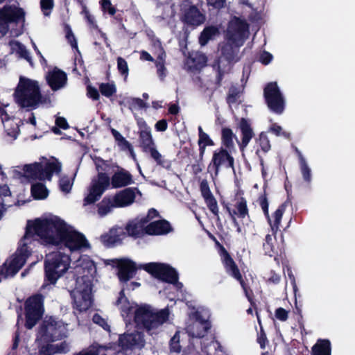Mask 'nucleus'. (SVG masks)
Instances as JSON below:
<instances>
[{"label":"nucleus","mask_w":355,"mask_h":355,"mask_svg":"<svg viewBox=\"0 0 355 355\" xmlns=\"http://www.w3.org/2000/svg\"><path fill=\"white\" fill-rule=\"evenodd\" d=\"M125 233L120 227H113L107 233L101 236V241L106 248H112L117 243H121V236H124Z\"/></svg>","instance_id":"obj_28"},{"label":"nucleus","mask_w":355,"mask_h":355,"mask_svg":"<svg viewBox=\"0 0 355 355\" xmlns=\"http://www.w3.org/2000/svg\"><path fill=\"white\" fill-rule=\"evenodd\" d=\"M234 138L236 139V135L230 128H222L220 132L221 147L230 150L234 149Z\"/></svg>","instance_id":"obj_33"},{"label":"nucleus","mask_w":355,"mask_h":355,"mask_svg":"<svg viewBox=\"0 0 355 355\" xmlns=\"http://www.w3.org/2000/svg\"><path fill=\"white\" fill-rule=\"evenodd\" d=\"M92 281L87 275L78 277L76 282V291L78 297L74 296L76 309L80 312L87 311L92 305Z\"/></svg>","instance_id":"obj_9"},{"label":"nucleus","mask_w":355,"mask_h":355,"mask_svg":"<svg viewBox=\"0 0 355 355\" xmlns=\"http://www.w3.org/2000/svg\"><path fill=\"white\" fill-rule=\"evenodd\" d=\"M237 211H234V214H236L239 218H249V210L248 208L247 200L243 197H240L235 204Z\"/></svg>","instance_id":"obj_37"},{"label":"nucleus","mask_w":355,"mask_h":355,"mask_svg":"<svg viewBox=\"0 0 355 355\" xmlns=\"http://www.w3.org/2000/svg\"><path fill=\"white\" fill-rule=\"evenodd\" d=\"M12 51H15L21 58L26 60L31 67H33V62L28 51L26 46L19 41L12 40L9 42Z\"/></svg>","instance_id":"obj_34"},{"label":"nucleus","mask_w":355,"mask_h":355,"mask_svg":"<svg viewBox=\"0 0 355 355\" xmlns=\"http://www.w3.org/2000/svg\"><path fill=\"white\" fill-rule=\"evenodd\" d=\"M136 191L140 193L137 187H128L117 192L113 197L115 207H125L132 205L135 200Z\"/></svg>","instance_id":"obj_21"},{"label":"nucleus","mask_w":355,"mask_h":355,"mask_svg":"<svg viewBox=\"0 0 355 355\" xmlns=\"http://www.w3.org/2000/svg\"><path fill=\"white\" fill-rule=\"evenodd\" d=\"M26 21V12L22 8L15 5H5L0 8V33L6 35L10 30V24L20 25L19 28L12 31L15 36L21 35Z\"/></svg>","instance_id":"obj_6"},{"label":"nucleus","mask_w":355,"mask_h":355,"mask_svg":"<svg viewBox=\"0 0 355 355\" xmlns=\"http://www.w3.org/2000/svg\"><path fill=\"white\" fill-rule=\"evenodd\" d=\"M62 338V325L55 318H46L40 324L36 341L42 343H53Z\"/></svg>","instance_id":"obj_12"},{"label":"nucleus","mask_w":355,"mask_h":355,"mask_svg":"<svg viewBox=\"0 0 355 355\" xmlns=\"http://www.w3.org/2000/svg\"><path fill=\"white\" fill-rule=\"evenodd\" d=\"M173 230L171 223L165 219L147 223L146 226V233L150 236L166 235Z\"/></svg>","instance_id":"obj_23"},{"label":"nucleus","mask_w":355,"mask_h":355,"mask_svg":"<svg viewBox=\"0 0 355 355\" xmlns=\"http://www.w3.org/2000/svg\"><path fill=\"white\" fill-rule=\"evenodd\" d=\"M67 81V73L57 67H55L46 75V82L53 91H57L64 87Z\"/></svg>","instance_id":"obj_22"},{"label":"nucleus","mask_w":355,"mask_h":355,"mask_svg":"<svg viewBox=\"0 0 355 355\" xmlns=\"http://www.w3.org/2000/svg\"><path fill=\"white\" fill-rule=\"evenodd\" d=\"M35 235L39 236L46 244L64 245L71 252L89 246L84 234L69 230L65 222L58 217L28 220L23 239L28 240Z\"/></svg>","instance_id":"obj_1"},{"label":"nucleus","mask_w":355,"mask_h":355,"mask_svg":"<svg viewBox=\"0 0 355 355\" xmlns=\"http://www.w3.org/2000/svg\"><path fill=\"white\" fill-rule=\"evenodd\" d=\"M214 68H216V77L215 80V85L216 87L221 86L222 80L225 75V69L222 67L221 60L217 59L214 64Z\"/></svg>","instance_id":"obj_44"},{"label":"nucleus","mask_w":355,"mask_h":355,"mask_svg":"<svg viewBox=\"0 0 355 355\" xmlns=\"http://www.w3.org/2000/svg\"><path fill=\"white\" fill-rule=\"evenodd\" d=\"M129 109H144L148 107L147 103H145L140 98H131L128 101Z\"/></svg>","instance_id":"obj_51"},{"label":"nucleus","mask_w":355,"mask_h":355,"mask_svg":"<svg viewBox=\"0 0 355 355\" xmlns=\"http://www.w3.org/2000/svg\"><path fill=\"white\" fill-rule=\"evenodd\" d=\"M123 302L125 303V304L121 306V311L124 312L128 315L130 313L132 307L130 306L128 299L125 297L124 289H122L119 292V297L116 301L115 304L118 306L122 304Z\"/></svg>","instance_id":"obj_42"},{"label":"nucleus","mask_w":355,"mask_h":355,"mask_svg":"<svg viewBox=\"0 0 355 355\" xmlns=\"http://www.w3.org/2000/svg\"><path fill=\"white\" fill-rule=\"evenodd\" d=\"M200 324L202 327V330L198 331L194 336L200 338H203L211 329V324L208 320H204L202 318L200 320Z\"/></svg>","instance_id":"obj_54"},{"label":"nucleus","mask_w":355,"mask_h":355,"mask_svg":"<svg viewBox=\"0 0 355 355\" xmlns=\"http://www.w3.org/2000/svg\"><path fill=\"white\" fill-rule=\"evenodd\" d=\"M38 343V355H53L55 352L53 349L52 343Z\"/></svg>","instance_id":"obj_47"},{"label":"nucleus","mask_w":355,"mask_h":355,"mask_svg":"<svg viewBox=\"0 0 355 355\" xmlns=\"http://www.w3.org/2000/svg\"><path fill=\"white\" fill-rule=\"evenodd\" d=\"M92 321L95 323L98 324L100 327H101L103 329L106 331H110V325L107 324L105 319H104L101 315L98 313H95L93 315Z\"/></svg>","instance_id":"obj_56"},{"label":"nucleus","mask_w":355,"mask_h":355,"mask_svg":"<svg viewBox=\"0 0 355 355\" xmlns=\"http://www.w3.org/2000/svg\"><path fill=\"white\" fill-rule=\"evenodd\" d=\"M45 312L44 296L36 293L28 297L24 302V327L32 329L42 320Z\"/></svg>","instance_id":"obj_8"},{"label":"nucleus","mask_w":355,"mask_h":355,"mask_svg":"<svg viewBox=\"0 0 355 355\" xmlns=\"http://www.w3.org/2000/svg\"><path fill=\"white\" fill-rule=\"evenodd\" d=\"M179 338L175 335L170 340V350L171 352L180 353L181 351Z\"/></svg>","instance_id":"obj_61"},{"label":"nucleus","mask_w":355,"mask_h":355,"mask_svg":"<svg viewBox=\"0 0 355 355\" xmlns=\"http://www.w3.org/2000/svg\"><path fill=\"white\" fill-rule=\"evenodd\" d=\"M221 262L226 272L239 282L243 279L241 271L230 255V253H225V255L220 257Z\"/></svg>","instance_id":"obj_29"},{"label":"nucleus","mask_w":355,"mask_h":355,"mask_svg":"<svg viewBox=\"0 0 355 355\" xmlns=\"http://www.w3.org/2000/svg\"><path fill=\"white\" fill-rule=\"evenodd\" d=\"M275 315L277 320L284 322L288 318V312L284 308L279 307L275 310Z\"/></svg>","instance_id":"obj_62"},{"label":"nucleus","mask_w":355,"mask_h":355,"mask_svg":"<svg viewBox=\"0 0 355 355\" xmlns=\"http://www.w3.org/2000/svg\"><path fill=\"white\" fill-rule=\"evenodd\" d=\"M53 347L55 354H66L69 351V346L66 341L55 345L53 344Z\"/></svg>","instance_id":"obj_58"},{"label":"nucleus","mask_w":355,"mask_h":355,"mask_svg":"<svg viewBox=\"0 0 355 355\" xmlns=\"http://www.w3.org/2000/svg\"><path fill=\"white\" fill-rule=\"evenodd\" d=\"M281 276L276 273L273 270L269 272V277L266 280V283L272 284H278L280 282Z\"/></svg>","instance_id":"obj_64"},{"label":"nucleus","mask_w":355,"mask_h":355,"mask_svg":"<svg viewBox=\"0 0 355 355\" xmlns=\"http://www.w3.org/2000/svg\"><path fill=\"white\" fill-rule=\"evenodd\" d=\"M205 19V15L196 6H190L182 17V21L184 24L193 28L202 24Z\"/></svg>","instance_id":"obj_20"},{"label":"nucleus","mask_w":355,"mask_h":355,"mask_svg":"<svg viewBox=\"0 0 355 355\" xmlns=\"http://www.w3.org/2000/svg\"><path fill=\"white\" fill-rule=\"evenodd\" d=\"M28 256L29 253L26 248L20 249L19 253L17 254L10 261L6 270L7 272L11 274L12 275H16L24 266Z\"/></svg>","instance_id":"obj_30"},{"label":"nucleus","mask_w":355,"mask_h":355,"mask_svg":"<svg viewBox=\"0 0 355 355\" xmlns=\"http://www.w3.org/2000/svg\"><path fill=\"white\" fill-rule=\"evenodd\" d=\"M250 26L245 19L234 17L229 22L226 40L237 46H242L248 37Z\"/></svg>","instance_id":"obj_10"},{"label":"nucleus","mask_w":355,"mask_h":355,"mask_svg":"<svg viewBox=\"0 0 355 355\" xmlns=\"http://www.w3.org/2000/svg\"><path fill=\"white\" fill-rule=\"evenodd\" d=\"M105 263L117 269L116 275L121 283H127L132 279L138 269L136 263L128 258L107 259Z\"/></svg>","instance_id":"obj_15"},{"label":"nucleus","mask_w":355,"mask_h":355,"mask_svg":"<svg viewBox=\"0 0 355 355\" xmlns=\"http://www.w3.org/2000/svg\"><path fill=\"white\" fill-rule=\"evenodd\" d=\"M218 34H219V30L216 26H209L205 27L199 36V44L201 46H205L209 40L214 39Z\"/></svg>","instance_id":"obj_35"},{"label":"nucleus","mask_w":355,"mask_h":355,"mask_svg":"<svg viewBox=\"0 0 355 355\" xmlns=\"http://www.w3.org/2000/svg\"><path fill=\"white\" fill-rule=\"evenodd\" d=\"M257 343L259 344L261 349H265L266 344L268 343L266 334L263 327H261V329L257 336Z\"/></svg>","instance_id":"obj_60"},{"label":"nucleus","mask_w":355,"mask_h":355,"mask_svg":"<svg viewBox=\"0 0 355 355\" xmlns=\"http://www.w3.org/2000/svg\"><path fill=\"white\" fill-rule=\"evenodd\" d=\"M138 135L139 146L142 151L146 153H150L151 158L158 165L162 166L164 163L162 156L156 148V145L151 134V130L139 131Z\"/></svg>","instance_id":"obj_17"},{"label":"nucleus","mask_w":355,"mask_h":355,"mask_svg":"<svg viewBox=\"0 0 355 355\" xmlns=\"http://www.w3.org/2000/svg\"><path fill=\"white\" fill-rule=\"evenodd\" d=\"M31 195L35 200H44L47 198L49 191L46 186L41 182H37L31 185Z\"/></svg>","instance_id":"obj_36"},{"label":"nucleus","mask_w":355,"mask_h":355,"mask_svg":"<svg viewBox=\"0 0 355 355\" xmlns=\"http://www.w3.org/2000/svg\"><path fill=\"white\" fill-rule=\"evenodd\" d=\"M145 344L144 334L137 331L121 334L118 340L119 346L123 350L141 349Z\"/></svg>","instance_id":"obj_19"},{"label":"nucleus","mask_w":355,"mask_h":355,"mask_svg":"<svg viewBox=\"0 0 355 355\" xmlns=\"http://www.w3.org/2000/svg\"><path fill=\"white\" fill-rule=\"evenodd\" d=\"M240 47L241 46H237L236 44L227 41V42L222 46L220 49L221 56L218 59L221 60V63L223 60L227 62L228 65L239 61L238 53Z\"/></svg>","instance_id":"obj_27"},{"label":"nucleus","mask_w":355,"mask_h":355,"mask_svg":"<svg viewBox=\"0 0 355 355\" xmlns=\"http://www.w3.org/2000/svg\"><path fill=\"white\" fill-rule=\"evenodd\" d=\"M168 317L169 311L167 309L154 312L150 305L144 304L135 310L134 321L137 327H142L150 333L166 322Z\"/></svg>","instance_id":"obj_5"},{"label":"nucleus","mask_w":355,"mask_h":355,"mask_svg":"<svg viewBox=\"0 0 355 355\" xmlns=\"http://www.w3.org/2000/svg\"><path fill=\"white\" fill-rule=\"evenodd\" d=\"M14 95L21 107H35L40 103H44L47 99L50 101L49 97L42 96L37 81L22 76Z\"/></svg>","instance_id":"obj_3"},{"label":"nucleus","mask_w":355,"mask_h":355,"mask_svg":"<svg viewBox=\"0 0 355 355\" xmlns=\"http://www.w3.org/2000/svg\"><path fill=\"white\" fill-rule=\"evenodd\" d=\"M117 69L119 72L122 75L124 76L125 78H126L128 76L129 73V69L128 66V63L126 60L121 58L119 57L117 58Z\"/></svg>","instance_id":"obj_52"},{"label":"nucleus","mask_w":355,"mask_h":355,"mask_svg":"<svg viewBox=\"0 0 355 355\" xmlns=\"http://www.w3.org/2000/svg\"><path fill=\"white\" fill-rule=\"evenodd\" d=\"M200 190L203 198H206L207 197L213 196L212 193L210 191L209 184L206 180H203L201 181L200 184Z\"/></svg>","instance_id":"obj_59"},{"label":"nucleus","mask_w":355,"mask_h":355,"mask_svg":"<svg viewBox=\"0 0 355 355\" xmlns=\"http://www.w3.org/2000/svg\"><path fill=\"white\" fill-rule=\"evenodd\" d=\"M54 6L53 0H40V7L43 14L49 16Z\"/></svg>","instance_id":"obj_53"},{"label":"nucleus","mask_w":355,"mask_h":355,"mask_svg":"<svg viewBox=\"0 0 355 355\" xmlns=\"http://www.w3.org/2000/svg\"><path fill=\"white\" fill-rule=\"evenodd\" d=\"M300 171L303 178V180L308 184L311 182V171L308 164L306 162H303L300 164Z\"/></svg>","instance_id":"obj_50"},{"label":"nucleus","mask_w":355,"mask_h":355,"mask_svg":"<svg viewBox=\"0 0 355 355\" xmlns=\"http://www.w3.org/2000/svg\"><path fill=\"white\" fill-rule=\"evenodd\" d=\"M239 95V91L236 87H231L227 96V102L229 104H233L236 102L237 98Z\"/></svg>","instance_id":"obj_55"},{"label":"nucleus","mask_w":355,"mask_h":355,"mask_svg":"<svg viewBox=\"0 0 355 355\" xmlns=\"http://www.w3.org/2000/svg\"><path fill=\"white\" fill-rule=\"evenodd\" d=\"M276 234H268L263 240L262 247L264 254L270 257H273L276 263L279 266L283 263L285 259V244L284 239H282L281 244L277 241Z\"/></svg>","instance_id":"obj_16"},{"label":"nucleus","mask_w":355,"mask_h":355,"mask_svg":"<svg viewBox=\"0 0 355 355\" xmlns=\"http://www.w3.org/2000/svg\"><path fill=\"white\" fill-rule=\"evenodd\" d=\"M146 223H143L141 218L137 217L133 220H129L125 227L127 234L134 239L141 238L146 233Z\"/></svg>","instance_id":"obj_26"},{"label":"nucleus","mask_w":355,"mask_h":355,"mask_svg":"<svg viewBox=\"0 0 355 355\" xmlns=\"http://www.w3.org/2000/svg\"><path fill=\"white\" fill-rule=\"evenodd\" d=\"M142 268L155 278L168 284H173L179 279L176 270L166 263H148L144 265Z\"/></svg>","instance_id":"obj_14"},{"label":"nucleus","mask_w":355,"mask_h":355,"mask_svg":"<svg viewBox=\"0 0 355 355\" xmlns=\"http://www.w3.org/2000/svg\"><path fill=\"white\" fill-rule=\"evenodd\" d=\"M111 132L119 149L122 151H128L132 157H135V152L132 144L118 130L112 128Z\"/></svg>","instance_id":"obj_32"},{"label":"nucleus","mask_w":355,"mask_h":355,"mask_svg":"<svg viewBox=\"0 0 355 355\" xmlns=\"http://www.w3.org/2000/svg\"><path fill=\"white\" fill-rule=\"evenodd\" d=\"M99 91L105 97H111L116 92V87L114 83H101L99 85Z\"/></svg>","instance_id":"obj_43"},{"label":"nucleus","mask_w":355,"mask_h":355,"mask_svg":"<svg viewBox=\"0 0 355 355\" xmlns=\"http://www.w3.org/2000/svg\"><path fill=\"white\" fill-rule=\"evenodd\" d=\"M232 150L220 147L213 152L212 157L208 165L209 173L214 172V175H218L222 167L234 170V158L231 153Z\"/></svg>","instance_id":"obj_13"},{"label":"nucleus","mask_w":355,"mask_h":355,"mask_svg":"<svg viewBox=\"0 0 355 355\" xmlns=\"http://www.w3.org/2000/svg\"><path fill=\"white\" fill-rule=\"evenodd\" d=\"M239 128L241 133V141L239 142V146L241 152L243 153L250 140L254 137V133L250 123L245 118L241 119L239 123Z\"/></svg>","instance_id":"obj_25"},{"label":"nucleus","mask_w":355,"mask_h":355,"mask_svg":"<svg viewBox=\"0 0 355 355\" xmlns=\"http://www.w3.org/2000/svg\"><path fill=\"white\" fill-rule=\"evenodd\" d=\"M159 214L158 211L154 208H150L147 213V215L141 217L143 219V223H148L152 219L158 217Z\"/></svg>","instance_id":"obj_63"},{"label":"nucleus","mask_w":355,"mask_h":355,"mask_svg":"<svg viewBox=\"0 0 355 355\" xmlns=\"http://www.w3.org/2000/svg\"><path fill=\"white\" fill-rule=\"evenodd\" d=\"M73 178L71 180L67 176L62 177L59 180V187L60 191L68 193L71 191L73 186Z\"/></svg>","instance_id":"obj_46"},{"label":"nucleus","mask_w":355,"mask_h":355,"mask_svg":"<svg viewBox=\"0 0 355 355\" xmlns=\"http://www.w3.org/2000/svg\"><path fill=\"white\" fill-rule=\"evenodd\" d=\"M134 183L132 174L124 168L116 171L110 178V185L112 189L125 187Z\"/></svg>","instance_id":"obj_24"},{"label":"nucleus","mask_w":355,"mask_h":355,"mask_svg":"<svg viewBox=\"0 0 355 355\" xmlns=\"http://www.w3.org/2000/svg\"><path fill=\"white\" fill-rule=\"evenodd\" d=\"M61 164L58 161L46 162L44 164L36 162L24 166V176L30 180L50 181L53 173H59L61 171Z\"/></svg>","instance_id":"obj_7"},{"label":"nucleus","mask_w":355,"mask_h":355,"mask_svg":"<svg viewBox=\"0 0 355 355\" xmlns=\"http://www.w3.org/2000/svg\"><path fill=\"white\" fill-rule=\"evenodd\" d=\"M198 143L204 144L208 146H213L215 145L214 141L210 138L208 134L205 132L201 126L198 128Z\"/></svg>","instance_id":"obj_45"},{"label":"nucleus","mask_w":355,"mask_h":355,"mask_svg":"<svg viewBox=\"0 0 355 355\" xmlns=\"http://www.w3.org/2000/svg\"><path fill=\"white\" fill-rule=\"evenodd\" d=\"M101 8L103 12H108L113 16L116 13V8L112 5L110 0H101Z\"/></svg>","instance_id":"obj_57"},{"label":"nucleus","mask_w":355,"mask_h":355,"mask_svg":"<svg viewBox=\"0 0 355 355\" xmlns=\"http://www.w3.org/2000/svg\"><path fill=\"white\" fill-rule=\"evenodd\" d=\"M205 202L209 209V210L213 214V215L216 217V223H219L221 225L220 218L219 216V209L218 206L217 200L215 197L211 196L206 198H204Z\"/></svg>","instance_id":"obj_38"},{"label":"nucleus","mask_w":355,"mask_h":355,"mask_svg":"<svg viewBox=\"0 0 355 355\" xmlns=\"http://www.w3.org/2000/svg\"><path fill=\"white\" fill-rule=\"evenodd\" d=\"M311 355H331V345L328 339H318L312 347Z\"/></svg>","instance_id":"obj_31"},{"label":"nucleus","mask_w":355,"mask_h":355,"mask_svg":"<svg viewBox=\"0 0 355 355\" xmlns=\"http://www.w3.org/2000/svg\"><path fill=\"white\" fill-rule=\"evenodd\" d=\"M97 207L98 213L101 216H105L111 211L112 207H115L114 199L112 200L110 198L105 197Z\"/></svg>","instance_id":"obj_39"},{"label":"nucleus","mask_w":355,"mask_h":355,"mask_svg":"<svg viewBox=\"0 0 355 355\" xmlns=\"http://www.w3.org/2000/svg\"><path fill=\"white\" fill-rule=\"evenodd\" d=\"M257 142L263 153H268L270 150V143L265 132H262L260 133Z\"/></svg>","instance_id":"obj_48"},{"label":"nucleus","mask_w":355,"mask_h":355,"mask_svg":"<svg viewBox=\"0 0 355 355\" xmlns=\"http://www.w3.org/2000/svg\"><path fill=\"white\" fill-rule=\"evenodd\" d=\"M239 284L243 290L245 296L248 299L250 305L253 307V309H257V304L254 300V295L252 290L250 288V286L244 281V279L239 282Z\"/></svg>","instance_id":"obj_40"},{"label":"nucleus","mask_w":355,"mask_h":355,"mask_svg":"<svg viewBox=\"0 0 355 355\" xmlns=\"http://www.w3.org/2000/svg\"><path fill=\"white\" fill-rule=\"evenodd\" d=\"M70 256L60 251H55L46 256L44 262V283L43 287L56 284L69 269Z\"/></svg>","instance_id":"obj_4"},{"label":"nucleus","mask_w":355,"mask_h":355,"mask_svg":"<svg viewBox=\"0 0 355 355\" xmlns=\"http://www.w3.org/2000/svg\"><path fill=\"white\" fill-rule=\"evenodd\" d=\"M263 97L268 109L276 114H282L286 102L277 82H270L263 88Z\"/></svg>","instance_id":"obj_11"},{"label":"nucleus","mask_w":355,"mask_h":355,"mask_svg":"<svg viewBox=\"0 0 355 355\" xmlns=\"http://www.w3.org/2000/svg\"><path fill=\"white\" fill-rule=\"evenodd\" d=\"M101 349H106V347L98 344H92L87 348L74 353L73 355H99Z\"/></svg>","instance_id":"obj_41"},{"label":"nucleus","mask_w":355,"mask_h":355,"mask_svg":"<svg viewBox=\"0 0 355 355\" xmlns=\"http://www.w3.org/2000/svg\"><path fill=\"white\" fill-rule=\"evenodd\" d=\"M259 205L261 206L265 216L266 217L268 222L270 225L271 232L273 234L277 233L281 220L282 218L283 214L285 211L286 207L284 204L279 205L276 211L272 214L273 220H272L269 216L268 211V200L266 193L261 194L257 200Z\"/></svg>","instance_id":"obj_18"},{"label":"nucleus","mask_w":355,"mask_h":355,"mask_svg":"<svg viewBox=\"0 0 355 355\" xmlns=\"http://www.w3.org/2000/svg\"><path fill=\"white\" fill-rule=\"evenodd\" d=\"M95 164L98 174L96 178L92 180L88 189L89 193L83 200L85 206L97 202L110 186V178L107 173L112 168V164L99 157L96 159Z\"/></svg>","instance_id":"obj_2"},{"label":"nucleus","mask_w":355,"mask_h":355,"mask_svg":"<svg viewBox=\"0 0 355 355\" xmlns=\"http://www.w3.org/2000/svg\"><path fill=\"white\" fill-rule=\"evenodd\" d=\"M64 29L66 33L65 37L68 43L70 44L72 49L78 51L77 40L71 27L69 25H66Z\"/></svg>","instance_id":"obj_49"}]
</instances>
